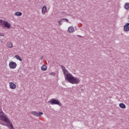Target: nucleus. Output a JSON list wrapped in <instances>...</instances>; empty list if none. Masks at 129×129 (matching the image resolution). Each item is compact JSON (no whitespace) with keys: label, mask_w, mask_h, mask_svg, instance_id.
<instances>
[{"label":"nucleus","mask_w":129,"mask_h":129,"mask_svg":"<svg viewBox=\"0 0 129 129\" xmlns=\"http://www.w3.org/2000/svg\"><path fill=\"white\" fill-rule=\"evenodd\" d=\"M61 69H62L66 81H68V82L72 84H78L80 83V80L78 78L73 76L72 74L70 73L69 72L66 70L65 67L62 66Z\"/></svg>","instance_id":"f257e3e1"},{"label":"nucleus","mask_w":129,"mask_h":129,"mask_svg":"<svg viewBox=\"0 0 129 129\" xmlns=\"http://www.w3.org/2000/svg\"><path fill=\"white\" fill-rule=\"evenodd\" d=\"M4 121L7 123V126L10 127V129H14V125H13V123L11 121V120L7 116V115L3 112V110L0 109V121Z\"/></svg>","instance_id":"f03ea898"},{"label":"nucleus","mask_w":129,"mask_h":129,"mask_svg":"<svg viewBox=\"0 0 129 129\" xmlns=\"http://www.w3.org/2000/svg\"><path fill=\"white\" fill-rule=\"evenodd\" d=\"M0 25L3 28H7V29L11 28V24L5 20L3 21V20H0Z\"/></svg>","instance_id":"7ed1b4c3"},{"label":"nucleus","mask_w":129,"mask_h":129,"mask_svg":"<svg viewBox=\"0 0 129 129\" xmlns=\"http://www.w3.org/2000/svg\"><path fill=\"white\" fill-rule=\"evenodd\" d=\"M49 102H50V104L52 105L54 104H56L57 105H59V106H61V105H62V104H61L60 101H58V100H56L55 99H51L50 100H49Z\"/></svg>","instance_id":"20e7f679"},{"label":"nucleus","mask_w":129,"mask_h":129,"mask_svg":"<svg viewBox=\"0 0 129 129\" xmlns=\"http://www.w3.org/2000/svg\"><path fill=\"white\" fill-rule=\"evenodd\" d=\"M9 65L11 69H15V68H17V63L14 61L10 62Z\"/></svg>","instance_id":"39448f33"},{"label":"nucleus","mask_w":129,"mask_h":129,"mask_svg":"<svg viewBox=\"0 0 129 129\" xmlns=\"http://www.w3.org/2000/svg\"><path fill=\"white\" fill-rule=\"evenodd\" d=\"M31 114H33V115H35V116H41V115L42 114H43V112H37L36 111H32L31 112Z\"/></svg>","instance_id":"423d86ee"},{"label":"nucleus","mask_w":129,"mask_h":129,"mask_svg":"<svg viewBox=\"0 0 129 129\" xmlns=\"http://www.w3.org/2000/svg\"><path fill=\"white\" fill-rule=\"evenodd\" d=\"M9 87L11 89H16L17 88V85L13 82L9 83Z\"/></svg>","instance_id":"0eeeda50"},{"label":"nucleus","mask_w":129,"mask_h":129,"mask_svg":"<svg viewBox=\"0 0 129 129\" xmlns=\"http://www.w3.org/2000/svg\"><path fill=\"white\" fill-rule=\"evenodd\" d=\"M68 31L70 33H74V32H75V29H74V27L70 26L68 28Z\"/></svg>","instance_id":"6e6552de"},{"label":"nucleus","mask_w":129,"mask_h":129,"mask_svg":"<svg viewBox=\"0 0 129 129\" xmlns=\"http://www.w3.org/2000/svg\"><path fill=\"white\" fill-rule=\"evenodd\" d=\"M124 32H128L129 31V23H126L123 28Z\"/></svg>","instance_id":"1a4fd4ad"},{"label":"nucleus","mask_w":129,"mask_h":129,"mask_svg":"<svg viewBox=\"0 0 129 129\" xmlns=\"http://www.w3.org/2000/svg\"><path fill=\"white\" fill-rule=\"evenodd\" d=\"M47 11V7L46 6H44L42 8L41 13L42 15H45L46 14V11Z\"/></svg>","instance_id":"9d476101"},{"label":"nucleus","mask_w":129,"mask_h":129,"mask_svg":"<svg viewBox=\"0 0 129 129\" xmlns=\"http://www.w3.org/2000/svg\"><path fill=\"white\" fill-rule=\"evenodd\" d=\"M14 15L15 16H16V17H21L23 14L20 12H16L15 13Z\"/></svg>","instance_id":"9b49d317"},{"label":"nucleus","mask_w":129,"mask_h":129,"mask_svg":"<svg viewBox=\"0 0 129 129\" xmlns=\"http://www.w3.org/2000/svg\"><path fill=\"white\" fill-rule=\"evenodd\" d=\"M41 69L42 71H46L47 69V66L46 65H43L41 67Z\"/></svg>","instance_id":"f8f14e48"},{"label":"nucleus","mask_w":129,"mask_h":129,"mask_svg":"<svg viewBox=\"0 0 129 129\" xmlns=\"http://www.w3.org/2000/svg\"><path fill=\"white\" fill-rule=\"evenodd\" d=\"M124 9L125 10H128L129 9V3H126L125 4L124 6Z\"/></svg>","instance_id":"ddd939ff"},{"label":"nucleus","mask_w":129,"mask_h":129,"mask_svg":"<svg viewBox=\"0 0 129 129\" xmlns=\"http://www.w3.org/2000/svg\"><path fill=\"white\" fill-rule=\"evenodd\" d=\"M119 106L121 108H125V107H126L125 105L122 103H120L119 105Z\"/></svg>","instance_id":"4468645a"},{"label":"nucleus","mask_w":129,"mask_h":129,"mask_svg":"<svg viewBox=\"0 0 129 129\" xmlns=\"http://www.w3.org/2000/svg\"><path fill=\"white\" fill-rule=\"evenodd\" d=\"M7 46L9 48H13V43H12L11 42H8L7 43Z\"/></svg>","instance_id":"2eb2a0df"},{"label":"nucleus","mask_w":129,"mask_h":129,"mask_svg":"<svg viewBox=\"0 0 129 129\" xmlns=\"http://www.w3.org/2000/svg\"><path fill=\"white\" fill-rule=\"evenodd\" d=\"M15 57V58H16V59H17V60H19V61H22V58H21V57H20L19 55H16Z\"/></svg>","instance_id":"dca6fc26"},{"label":"nucleus","mask_w":129,"mask_h":129,"mask_svg":"<svg viewBox=\"0 0 129 129\" xmlns=\"http://www.w3.org/2000/svg\"><path fill=\"white\" fill-rule=\"evenodd\" d=\"M62 20H63L61 19V20H60L58 21V23L59 24V26H61V25H62Z\"/></svg>","instance_id":"f3484780"},{"label":"nucleus","mask_w":129,"mask_h":129,"mask_svg":"<svg viewBox=\"0 0 129 129\" xmlns=\"http://www.w3.org/2000/svg\"><path fill=\"white\" fill-rule=\"evenodd\" d=\"M62 20H64L67 23H69V20H68L67 19L63 18Z\"/></svg>","instance_id":"a211bd4d"},{"label":"nucleus","mask_w":129,"mask_h":129,"mask_svg":"<svg viewBox=\"0 0 129 129\" xmlns=\"http://www.w3.org/2000/svg\"><path fill=\"white\" fill-rule=\"evenodd\" d=\"M1 37H5V34L3 33H0Z\"/></svg>","instance_id":"6ab92c4d"},{"label":"nucleus","mask_w":129,"mask_h":129,"mask_svg":"<svg viewBox=\"0 0 129 129\" xmlns=\"http://www.w3.org/2000/svg\"><path fill=\"white\" fill-rule=\"evenodd\" d=\"M50 75H52V76H55V73H51Z\"/></svg>","instance_id":"aec40b11"}]
</instances>
